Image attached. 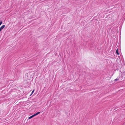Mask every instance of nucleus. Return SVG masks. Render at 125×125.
I'll return each instance as SVG.
<instances>
[{
    "instance_id": "obj_9",
    "label": "nucleus",
    "mask_w": 125,
    "mask_h": 125,
    "mask_svg": "<svg viewBox=\"0 0 125 125\" xmlns=\"http://www.w3.org/2000/svg\"><path fill=\"white\" fill-rule=\"evenodd\" d=\"M34 115L35 116L37 115L36 114H34Z\"/></svg>"
},
{
    "instance_id": "obj_8",
    "label": "nucleus",
    "mask_w": 125,
    "mask_h": 125,
    "mask_svg": "<svg viewBox=\"0 0 125 125\" xmlns=\"http://www.w3.org/2000/svg\"><path fill=\"white\" fill-rule=\"evenodd\" d=\"M118 80V79L116 78V79H115V81H116Z\"/></svg>"
},
{
    "instance_id": "obj_1",
    "label": "nucleus",
    "mask_w": 125,
    "mask_h": 125,
    "mask_svg": "<svg viewBox=\"0 0 125 125\" xmlns=\"http://www.w3.org/2000/svg\"><path fill=\"white\" fill-rule=\"evenodd\" d=\"M5 27V25H2L0 28V31L2 30V29Z\"/></svg>"
},
{
    "instance_id": "obj_4",
    "label": "nucleus",
    "mask_w": 125,
    "mask_h": 125,
    "mask_svg": "<svg viewBox=\"0 0 125 125\" xmlns=\"http://www.w3.org/2000/svg\"><path fill=\"white\" fill-rule=\"evenodd\" d=\"M40 112H38L37 113H36V115H37L38 114H40Z\"/></svg>"
},
{
    "instance_id": "obj_7",
    "label": "nucleus",
    "mask_w": 125,
    "mask_h": 125,
    "mask_svg": "<svg viewBox=\"0 0 125 125\" xmlns=\"http://www.w3.org/2000/svg\"><path fill=\"white\" fill-rule=\"evenodd\" d=\"M31 116H32V117H33L35 116L34 114L33 115H31Z\"/></svg>"
},
{
    "instance_id": "obj_2",
    "label": "nucleus",
    "mask_w": 125,
    "mask_h": 125,
    "mask_svg": "<svg viewBox=\"0 0 125 125\" xmlns=\"http://www.w3.org/2000/svg\"><path fill=\"white\" fill-rule=\"evenodd\" d=\"M116 54H117L118 55L119 54V53L118 51V49H117L116 50Z\"/></svg>"
},
{
    "instance_id": "obj_6",
    "label": "nucleus",
    "mask_w": 125,
    "mask_h": 125,
    "mask_svg": "<svg viewBox=\"0 0 125 125\" xmlns=\"http://www.w3.org/2000/svg\"><path fill=\"white\" fill-rule=\"evenodd\" d=\"M2 23V21H0V26L1 24Z\"/></svg>"
},
{
    "instance_id": "obj_3",
    "label": "nucleus",
    "mask_w": 125,
    "mask_h": 125,
    "mask_svg": "<svg viewBox=\"0 0 125 125\" xmlns=\"http://www.w3.org/2000/svg\"><path fill=\"white\" fill-rule=\"evenodd\" d=\"M34 89L33 90V91H32V92H31V94L30 95V96H31V95L34 92Z\"/></svg>"
},
{
    "instance_id": "obj_10",
    "label": "nucleus",
    "mask_w": 125,
    "mask_h": 125,
    "mask_svg": "<svg viewBox=\"0 0 125 125\" xmlns=\"http://www.w3.org/2000/svg\"><path fill=\"white\" fill-rule=\"evenodd\" d=\"M125 19V18H124V20Z\"/></svg>"
},
{
    "instance_id": "obj_5",
    "label": "nucleus",
    "mask_w": 125,
    "mask_h": 125,
    "mask_svg": "<svg viewBox=\"0 0 125 125\" xmlns=\"http://www.w3.org/2000/svg\"><path fill=\"white\" fill-rule=\"evenodd\" d=\"M32 116H30V117H29L28 118V119H31V118H32Z\"/></svg>"
}]
</instances>
